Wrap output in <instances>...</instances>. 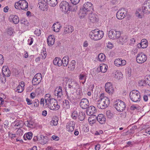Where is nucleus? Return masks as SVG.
<instances>
[{"label":"nucleus","mask_w":150,"mask_h":150,"mask_svg":"<svg viewBox=\"0 0 150 150\" xmlns=\"http://www.w3.org/2000/svg\"><path fill=\"white\" fill-rule=\"evenodd\" d=\"M93 11V6L92 4L89 2L85 3L83 5L82 10L81 12L80 18H85L88 13H92Z\"/></svg>","instance_id":"f257e3e1"},{"label":"nucleus","mask_w":150,"mask_h":150,"mask_svg":"<svg viewBox=\"0 0 150 150\" xmlns=\"http://www.w3.org/2000/svg\"><path fill=\"white\" fill-rule=\"evenodd\" d=\"M110 103V100L108 98L102 97L101 96L97 101V106L99 108L103 109L107 107Z\"/></svg>","instance_id":"f03ea898"},{"label":"nucleus","mask_w":150,"mask_h":150,"mask_svg":"<svg viewBox=\"0 0 150 150\" xmlns=\"http://www.w3.org/2000/svg\"><path fill=\"white\" fill-rule=\"evenodd\" d=\"M104 33L98 29H96L90 32L89 37L93 40H97L100 39L103 36Z\"/></svg>","instance_id":"7ed1b4c3"},{"label":"nucleus","mask_w":150,"mask_h":150,"mask_svg":"<svg viewBox=\"0 0 150 150\" xmlns=\"http://www.w3.org/2000/svg\"><path fill=\"white\" fill-rule=\"evenodd\" d=\"M45 106L52 110H57L60 108V106L58 104L57 101L54 98H50L49 101L45 103Z\"/></svg>","instance_id":"20e7f679"},{"label":"nucleus","mask_w":150,"mask_h":150,"mask_svg":"<svg viewBox=\"0 0 150 150\" xmlns=\"http://www.w3.org/2000/svg\"><path fill=\"white\" fill-rule=\"evenodd\" d=\"M129 96L131 100L134 102L139 101L140 100L139 93L136 90H133L130 92Z\"/></svg>","instance_id":"39448f33"},{"label":"nucleus","mask_w":150,"mask_h":150,"mask_svg":"<svg viewBox=\"0 0 150 150\" xmlns=\"http://www.w3.org/2000/svg\"><path fill=\"white\" fill-rule=\"evenodd\" d=\"M115 105L116 110L119 112L122 111L125 109L126 105L125 103L120 100H118Z\"/></svg>","instance_id":"423d86ee"},{"label":"nucleus","mask_w":150,"mask_h":150,"mask_svg":"<svg viewBox=\"0 0 150 150\" xmlns=\"http://www.w3.org/2000/svg\"><path fill=\"white\" fill-rule=\"evenodd\" d=\"M142 9L144 13L149 14L150 13V0H147L144 2Z\"/></svg>","instance_id":"0eeeda50"},{"label":"nucleus","mask_w":150,"mask_h":150,"mask_svg":"<svg viewBox=\"0 0 150 150\" xmlns=\"http://www.w3.org/2000/svg\"><path fill=\"white\" fill-rule=\"evenodd\" d=\"M69 4L68 2L66 1H62L61 2L59 6L61 10L65 13H69Z\"/></svg>","instance_id":"6e6552de"},{"label":"nucleus","mask_w":150,"mask_h":150,"mask_svg":"<svg viewBox=\"0 0 150 150\" xmlns=\"http://www.w3.org/2000/svg\"><path fill=\"white\" fill-rule=\"evenodd\" d=\"M121 33L119 31L115 30H110L108 33L109 37L112 39L118 38L120 36Z\"/></svg>","instance_id":"1a4fd4ad"},{"label":"nucleus","mask_w":150,"mask_h":150,"mask_svg":"<svg viewBox=\"0 0 150 150\" xmlns=\"http://www.w3.org/2000/svg\"><path fill=\"white\" fill-rule=\"evenodd\" d=\"M146 55L143 53H139L137 55L136 58L137 62L139 64H142L147 59Z\"/></svg>","instance_id":"9d476101"},{"label":"nucleus","mask_w":150,"mask_h":150,"mask_svg":"<svg viewBox=\"0 0 150 150\" xmlns=\"http://www.w3.org/2000/svg\"><path fill=\"white\" fill-rule=\"evenodd\" d=\"M127 13V11L125 9L121 8L117 13V17L119 20L123 19L125 17Z\"/></svg>","instance_id":"9b49d317"},{"label":"nucleus","mask_w":150,"mask_h":150,"mask_svg":"<svg viewBox=\"0 0 150 150\" xmlns=\"http://www.w3.org/2000/svg\"><path fill=\"white\" fill-rule=\"evenodd\" d=\"M88 14V19L92 23H95L98 21V20L97 16L92 13H90Z\"/></svg>","instance_id":"f8f14e48"},{"label":"nucleus","mask_w":150,"mask_h":150,"mask_svg":"<svg viewBox=\"0 0 150 150\" xmlns=\"http://www.w3.org/2000/svg\"><path fill=\"white\" fill-rule=\"evenodd\" d=\"M80 105L83 109H87L89 105L88 100L86 98L82 99L80 102Z\"/></svg>","instance_id":"ddd939ff"},{"label":"nucleus","mask_w":150,"mask_h":150,"mask_svg":"<svg viewBox=\"0 0 150 150\" xmlns=\"http://www.w3.org/2000/svg\"><path fill=\"white\" fill-rule=\"evenodd\" d=\"M54 94L58 98H60L63 95V92L61 86L57 87L54 91Z\"/></svg>","instance_id":"4468645a"},{"label":"nucleus","mask_w":150,"mask_h":150,"mask_svg":"<svg viewBox=\"0 0 150 150\" xmlns=\"http://www.w3.org/2000/svg\"><path fill=\"white\" fill-rule=\"evenodd\" d=\"M47 2L44 0H40L38 4L39 5V7L41 9L43 10L47 11L48 9V6H47Z\"/></svg>","instance_id":"2eb2a0df"},{"label":"nucleus","mask_w":150,"mask_h":150,"mask_svg":"<svg viewBox=\"0 0 150 150\" xmlns=\"http://www.w3.org/2000/svg\"><path fill=\"white\" fill-rule=\"evenodd\" d=\"M75 126V123L73 121L68 122L66 125L67 130L69 132H72L74 130Z\"/></svg>","instance_id":"dca6fc26"},{"label":"nucleus","mask_w":150,"mask_h":150,"mask_svg":"<svg viewBox=\"0 0 150 150\" xmlns=\"http://www.w3.org/2000/svg\"><path fill=\"white\" fill-rule=\"evenodd\" d=\"M105 88L106 91L110 94H112L114 91V88L110 82H108L105 84Z\"/></svg>","instance_id":"f3484780"},{"label":"nucleus","mask_w":150,"mask_h":150,"mask_svg":"<svg viewBox=\"0 0 150 150\" xmlns=\"http://www.w3.org/2000/svg\"><path fill=\"white\" fill-rule=\"evenodd\" d=\"M126 63V61L125 60H122L121 58L116 59L114 61V64L117 67L125 65Z\"/></svg>","instance_id":"a211bd4d"},{"label":"nucleus","mask_w":150,"mask_h":150,"mask_svg":"<svg viewBox=\"0 0 150 150\" xmlns=\"http://www.w3.org/2000/svg\"><path fill=\"white\" fill-rule=\"evenodd\" d=\"M97 111L95 107L93 106H90L88 107L86 110V113L88 115L93 114Z\"/></svg>","instance_id":"6ab92c4d"},{"label":"nucleus","mask_w":150,"mask_h":150,"mask_svg":"<svg viewBox=\"0 0 150 150\" xmlns=\"http://www.w3.org/2000/svg\"><path fill=\"white\" fill-rule=\"evenodd\" d=\"M9 19L10 22H12L15 24L18 23L19 21V17L16 15H10L9 17Z\"/></svg>","instance_id":"aec40b11"},{"label":"nucleus","mask_w":150,"mask_h":150,"mask_svg":"<svg viewBox=\"0 0 150 150\" xmlns=\"http://www.w3.org/2000/svg\"><path fill=\"white\" fill-rule=\"evenodd\" d=\"M21 6L20 8L22 10H28V4L25 0H20Z\"/></svg>","instance_id":"412c9836"},{"label":"nucleus","mask_w":150,"mask_h":150,"mask_svg":"<svg viewBox=\"0 0 150 150\" xmlns=\"http://www.w3.org/2000/svg\"><path fill=\"white\" fill-rule=\"evenodd\" d=\"M97 119L98 122L100 124H103L105 122V117L103 114H99L97 117Z\"/></svg>","instance_id":"4be33fe9"},{"label":"nucleus","mask_w":150,"mask_h":150,"mask_svg":"<svg viewBox=\"0 0 150 150\" xmlns=\"http://www.w3.org/2000/svg\"><path fill=\"white\" fill-rule=\"evenodd\" d=\"M48 141V137L41 135L39 139V142L42 144H46Z\"/></svg>","instance_id":"5701e85b"},{"label":"nucleus","mask_w":150,"mask_h":150,"mask_svg":"<svg viewBox=\"0 0 150 150\" xmlns=\"http://www.w3.org/2000/svg\"><path fill=\"white\" fill-rule=\"evenodd\" d=\"M73 31V27L70 25H66L64 27V32L65 33H71Z\"/></svg>","instance_id":"b1692460"},{"label":"nucleus","mask_w":150,"mask_h":150,"mask_svg":"<svg viewBox=\"0 0 150 150\" xmlns=\"http://www.w3.org/2000/svg\"><path fill=\"white\" fill-rule=\"evenodd\" d=\"M123 75L121 72L116 71L113 74V77L118 80H120L123 77Z\"/></svg>","instance_id":"393cba45"},{"label":"nucleus","mask_w":150,"mask_h":150,"mask_svg":"<svg viewBox=\"0 0 150 150\" xmlns=\"http://www.w3.org/2000/svg\"><path fill=\"white\" fill-rule=\"evenodd\" d=\"M47 43L49 46H51L53 45L55 42V39L54 36L50 35L49 36L47 39Z\"/></svg>","instance_id":"a878e982"},{"label":"nucleus","mask_w":150,"mask_h":150,"mask_svg":"<svg viewBox=\"0 0 150 150\" xmlns=\"http://www.w3.org/2000/svg\"><path fill=\"white\" fill-rule=\"evenodd\" d=\"M69 60V57L68 56H66L63 57L62 59L63 66L64 67H67L68 64Z\"/></svg>","instance_id":"bb28decb"},{"label":"nucleus","mask_w":150,"mask_h":150,"mask_svg":"<svg viewBox=\"0 0 150 150\" xmlns=\"http://www.w3.org/2000/svg\"><path fill=\"white\" fill-rule=\"evenodd\" d=\"M62 104L63 108L67 109L70 108V103L69 101L67 100H64L63 101Z\"/></svg>","instance_id":"cd10ccee"},{"label":"nucleus","mask_w":150,"mask_h":150,"mask_svg":"<svg viewBox=\"0 0 150 150\" xmlns=\"http://www.w3.org/2000/svg\"><path fill=\"white\" fill-rule=\"evenodd\" d=\"M47 3L50 6H55L57 4V0H46Z\"/></svg>","instance_id":"c85d7f7f"},{"label":"nucleus","mask_w":150,"mask_h":150,"mask_svg":"<svg viewBox=\"0 0 150 150\" xmlns=\"http://www.w3.org/2000/svg\"><path fill=\"white\" fill-rule=\"evenodd\" d=\"M66 95L67 99L69 100H71L73 99V95L74 93H72L70 92H69L65 90Z\"/></svg>","instance_id":"c756f323"},{"label":"nucleus","mask_w":150,"mask_h":150,"mask_svg":"<svg viewBox=\"0 0 150 150\" xmlns=\"http://www.w3.org/2000/svg\"><path fill=\"white\" fill-rule=\"evenodd\" d=\"M76 4H72V5H69V12L71 11H75L77 10V6L76 5Z\"/></svg>","instance_id":"7c9ffc66"},{"label":"nucleus","mask_w":150,"mask_h":150,"mask_svg":"<svg viewBox=\"0 0 150 150\" xmlns=\"http://www.w3.org/2000/svg\"><path fill=\"white\" fill-rule=\"evenodd\" d=\"M86 78V76L85 74H81L79 76V79L80 80H82L81 83L84 84L85 83Z\"/></svg>","instance_id":"2f4dec72"},{"label":"nucleus","mask_w":150,"mask_h":150,"mask_svg":"<svg viewBox=\"0 0 150 150\" xmlns=\"http://www.w3.org/2000/svg\"><path fill=\"white\" fill-rule=\"evenodd\" d=\"M85 117V113L83 112H79V114L78 116V118L81 121L84 120Z\"/></svg>","instance_id":"473e14b6"},{"label":"nucleus","mask_w":150,"mask_h":150,"mask_svg":"<svg viewBox=\"0 0 150 150\" xmlns=\"http://www.w3.org/2000/svg\"><path fill=\"white\" fill-rule=\"evenodd\" d=\"M119 38V41L122 45L125 42H126L127 41L126 36H121Z\"/></svg>","instance_id":"72a5a7b5"},{"label":"nucleus","mask_w":150,"mask_h":150,"mask_svg":"<svg viewBox=\"0 0 150 150\" xmlns=\"http://www.w3.org/2000/svg\"><path fill=\"white\" fill-rule=\"evenodd\" d=\"M114 115L115 114L110 110H108L106 111V116L108 118L111 119L113 117Z\"/></svg>","instance_id":"f704fd0d"},{"label":"nucleus","mask_w":150,"mask_h":150,"mask_svg":"<svg viewBox=\"0 0 150 150\" xmlns=\"http://www.w3.org/2000/svg\"><path fill=\"white\" fill-rule=\"evenodd\" d=\"M107 66L105 64H103L100 66V71L103 73H105L107 70Z\"/></svg>","instance_id":"c9c22d12"},{"label":"nucleus","mask_w":150,"mask_h":150,"mask_svg":"<svg viewBox=\"0 0 150 150\" xmlns=\"http://www.w3.org/2000/svg\"><path fill=\"white\" fill-rule=\"evenodd\" d=\"M75 61L74 60H72L69 63L68 68H70L71 70H74L75 68Z\"/></svg>","instance_id":"e433bc0d"},{"label":"nucleus","mask_w":150,"mask_h":150,"mask_svg":"<svg viewBox=\"0 0 150 150\" xmlns=\"http://www.w3.org/2000/svg\"><path fill=\"white\" fill-rule=\"evenodd\" d=\"M58 118L57 117H56L55 118H54L53 120L51 122V124L54 126L57 125L58 123Z\"/></svg>","instance_id":"4c0bfd02"},{"label":"nucleus","mask_w":150,"mask_h":150,"mask_svg":"<svg viewBox=\"0 0 150 150\" xmlns=\"http://www.w3.org/2000/svg\"><path fill=\"white\" fill-rule=\"evenodd\" d=\"M105 56L103 53H100L98 55V60L100 62L103 61L105 59Z\"/></svg>","instance_id":"58836bf2"},{"label":"nucleus","mask_w":150,"mask_h":150,"mask_svg":"<svg viewBox=\"0 0 150 150\" xmlns=\"http://www.w3.org/2000/svg\"><path fill=\"white\" fill-rule=\"evenodd\" d=\"M141 43L142 44V45L143 46L142 48H144L147 47L148 43L147 40L146 39H142Z\"/></svg>","instance_id":"ea45409f"},{"label":"nucleus","mask_w":150,"mask_h":150,"mask_svg":"<svg viewBox=\"0 0 150 150\" xmlns=\"http://www.w3.org/2000/svg\"><path fill=\"white\" fill-rule=\"evenodd\" d=\"M68 86V87L66 89L67 91L72 93H74L75 92L76 89L75 88H74L73 87H72L69 84Z\"/></svg>","instance_id":"a19ab883"},{"label":"nucleus","mask_w":150,"mask_h":150,"mask_svg":"<svg viewBox=\"0 0 150 150\" xmlns=\"http://www.w3.org/2000/svg\"><path fill=\"white\" fill-rule=\"evenodd\" d=\"M40 82V81H38V79H37L34 76L33 78L32 81V83L33 85H38L39 84V83Z\"/></svg>","instance_id":"79ce46f5"},{"label":"nucleus","mask_w":150,"mask_h":150,"mask_svg":"<svg viewBox=\"0 0 150 150\" xmlns=\"http://www.w3.org/2000/svg\"><path fill=\"white\" fill-rule=\"evenodd\" d=\"M69 85L76 89L77 88V86L78 84L76 82L74 81H72L70 84H69Z\"/></svg>","instance_id":"37998d69"},{"label":"nucleus","mask_w":150,"mask_h":150,"mask_svg":"<svg viewBox=\"0 0 150 150\" xmlns=\"http://www.w3.org/2000/svg\"><path fill=\"white\" fill-rule=\"evenodd\" d=\"M145 83L150 86V76H146L145 80Z\"/></svg>","instance_id":"c03bdc74"},{"label":"nucleus","mask_w":150,"mask_h":150,"mask_svg":"<svg viewBox=\"0 0 150 150\" xmlns=\"http://www.w3.org/2000/svg\"><path fill=\"white\" fill-rule=\"evenodd\" d=\"M50 98H52L51 97V95L49 94H46L45 97V102L46 103L47 101H49V100Z\"/></svg>","instance_id":"a18cd8bd"},{"label":"nucleus","mask_w":150,"mask_h":150,"mask_svg":"<svg viewBox=\"0 0 150 150\" xmlns=\"http://www.w3.org/2000/svg\"><path fill=\"white\" fill-rule=\"evenodd\" d=\"M131 71L132 70L131 69L130 67L126 69V74L127 75V76L130 77L131 75Z\"/></svg>","instance_id":"49530a36"},{"label":"nucleus","mask_w":150,"mask_h":150,"mask_svg":"<svg viewBox=\"0 0 150 150\" xmlns=\"http://www.w3.org/2000/svg\"><path fill=\"white\" fill-rule=\"evenodd\" d=\"M33 134L31 132H30L27 133L26 137L28 140L30 139L32 137Z\"/></svg>","instance_id":"de8ad7c7"},{"label":"nucleus","mask_w":150,"mask_h":150,"mask_svg":"<svg viewBox=\"0 0 150 150\" xmlns=\"http://www.w3.org/2000/svg\"><path fill=\"white\" fill-rule=\"evenodd\" d=\"M23 90V88L21 86L18 85L17 87L16 91L18 93H21L22 92Z\"/></svg>","instance_id":"09e8293b"},{"label":"nucleus","mask_w":150,"mask_h":150,"mask_svg":"<svg viewBox=\"0 0 150 150\" xmlns=\"http://www.w3.org/2000/svg\"><path fill=\"white\" fill-rule=\"evenodd\" d=\"M34 77L38 80V81H41L42 79V75L40 73H38L36 74L34 76Z\"/></svg>","instance_id":"8fccbe9b"},{"label":"nucleus","mask_w":150,"mask_h":150,"mask_svg":"<svg viewBox=\"0 0 150 150\" xmlns=\"http://www.w3.org/2000/svg\"><path fill=\"white\" fill-rule=\"evenodd\" d=\"M20 6L21 2H20V0L15 3V7L16 9H20L21 8H20Z\"/></svg>","instance_id":"3c124183"},{"label":"nucleus","mask_w":150,"mask_h":150,"mask_svg":"<svg viewBox=\"0 0 150 150\" xmlns=\"http://www.w3.org/2000/svg\"><path fill=\"white\" fill-rule=\"evenodd\" d=\"M11 72L10 70L9 69V71H6L3 73H2V75H4L7 77H9L10 76Z\"/></svg>","instance_id":"603ef678"},{"label":"nucleus","mask_w":150,"mask_h":150,"mask_svg":"<svg viewBox=\"0 0 150 150\" xmlns=\"http://www.w3.org/2000/svg\"><path fill=\"white\" fill-rule=\"evenodd\" d=\"M34 33L36 35L38 36L41 34V31L40 30L36 29L35 31H34Z\"/></svg>","instance_id":"864d4df0"},{"label":"nucleus","mask_w":150,"mask_h":150,"mask_svg":"<svg viewBox=\"0 0 150 150\" xmlns=\"http://www.w3.org/2000/svg\"><path fill=\"white\" fill-rule=\"evenodd\" d=\"M25 123L26 124L25 125L27 126L30 128L33 125V123L31 122H29L28 121H27Z\"/></svg>","instance_id":"5fc2aeb1"},{"label":"nucleus","mask_w":150,"mask_h":150,"mask_svg":"<svg viewBox=\"0 0 150 150\" xmlns=\"http://www.w3.org/2000/svg\"><path fill=\"white\" fill-rule=\"evenodd\" d=\"M59 58L56 57L55 58L54 60L53 63L54 64L56 65H58V61H59Z\"/></svg>","instance_id":"6e6d98bb"},{"label":"nucleus","mask_w":150,"mask_h":150,"mask_svg":"<svg viewBox=\"0 0 150 150\" xmlns=\"http://www.w3.org/2000/svg\"><path fill=\"white\" fill-rule=\"evenodd\" d=\"M16 133L20 136H22L23 134V131L20 128L18 129L16 132Z\"/></svg>","instance_id":"4d7b16f0"},{"label":"nucleus","mask_w":150,"mask_h":150,"mask_svg":"<svg viewBox=\"0 0 150 150\" xmlns=\"http://www.w3.org/2000/svg\"><path fill=\"white\" fill-rule=\"evenodd\" d=\"M4 60V59L3 56L1 54H0V65H1L3 64Z\"/></svg>","instance_id":"13d9d810"},{"label":"nucleus","mask_w":150,"mask_h":150,"mask_svg":"<svg viewBox=\"0 0 150 150\" xmlns=\"http://www.w3.org/2000/svg\"><path fill=\"white\" fill-rule=\"evenodd\" d=\"M15 126L16 127V129H19L21 127V124L19 122H16L15 124Z\"/></svg>","instance_id":"bf43d9fd"},{"label":"nucleus","mask_w":150,"mask_h":150,"mask_svg":"<svg viewBox=\"0 0 150 150\" xmlns=\"http://www.w3.org/2000/svg\"><path fill=\"white\" fill-rule=\"evenodd\" d=\"M39 100L37 99H35L34 101V106L37 107L39 105Z\"/></svg>","instance_id":"052dcab7"},{"label":"nucleus","mask_w":150,"mask_h":150,"mask_svg":"<svg viewBox=\"0 0 150 150\" xmlns=\"http://www.w3.org/2000/svg\"><path fill=\"white\" fill-rule=\"evenodd\" d=\"M4 127L5 128H8L9 127V122L8 120L5 121L4 123Z\"/></svg>","instance_id":"680f3d73"},{"label":"nucleus","mask_w":150,"mask_h":150,"mask_svg":"<svg viewBox=\"0 0 150 150\" xmlns=\"http://www.w3.org/2000/svg\"><path fill=\"white\" fill-rule=\"evenodd\" d=\"M9 69L8 67L6 66H4L2 69V73H4V72L7 71H9Z\"/></svg>","instance_id":"e2e57ef3"},{"label":"nucleus","mask_w":150,"mask_h":150,"mask_svg":"<svg viewBox=\"0 0 150 150\" xmlns=\"http://www.w3.org/2000/svg\"><path fill=\"white\" fill-rule=\"evenodd\" d=\"M77 112L76 111H74L72 113V117L74 119H76L77 116Z\"/></svg>","instance_id":"0e129e2a"},{"label":"nucleus","mask_w":150,"mask_h":150,"mask_svg":"<svg viewBox=\"0 0 150 150\" xmlns=\"http://www.w3.org/2000/svg\"><path fill=\"white\" fill-rule=\"evenodd\" d=\"M71 3L72 4H77L79 2L80 0H70Z\"/></svg>","instance_id":"69168bd1"},{"label":"nucleus","mask_w":150,"mask_h":150,"mask_svg":"<svg viewBox=\"0 0 150 150\" xmlns=\"http://www.w3.org/2000/svg\"><path fill=\"white\" fill-rule=\"evenodd\" d=\"M13 30L12 29H8L7 31V33L10 35H11L13 33Z\"/></svg>","instance_id":"338daca9"},{"label":"nucleus","mask_w":150,"mask_h":150,"mask_svg":"<svg viewBox=\"0 0 150 150\" xmlns=\"http://www.w3.org/2000/svg\"><path fill=\"white\" fill-rule=\"evenodd\" d=\"M150 91L148 90H145L144 91V96H149Z\"/></svg>","instance_id":"774afa93"}]
</instances>
